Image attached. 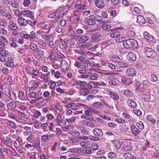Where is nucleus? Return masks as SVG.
<instances>
[{
	"label": "nucleus",
	"instance_id": "nucleus-41",
	"mask_svg": "<svg viewBox=\"0 0 159 159\" xmlns=\"http://www.w3.org/2000/svg\"><path fill=\"white\" fill-rule=\"evenodd\" d=\"M40 144V143L39 142L37 141L34 143L33 144V147L37 148V150L39 152H40L41 150Z\"/></svg>",
	"mask_w": 159,
	"mask_h": 159
},
{
	"label": "nucleus",
	"instance_id": "nucleus-37",
	"mask_svg": "<svg viewBox=\"0 0 159 159\" xmlns=\"http://www.w3.org/2000/svg\"><path fill=\"white\" fill-rule=\"evenodd\" d=\"M36 42L39 45L43 47H46V43H44V41L42 39L38 38L37 39Z\"/></svg>",
	"mask_w": 159,
	"mask_h": 159
},
{
	"label": "nucleus",
	"instance_id": "nucleus-63",
	"mask_svg": "<svg viewBox=\"0 0 159 159\" xmlns=\"http://www.w3.org/2000/svg\"><path fill=\"white\" fill-rule=\"evenodd\" d=\"M23 4L24 6L28 7L31 4V2L30 0H24L23 1Z\"/></svg>",
	"mask_w": 159,
	"mask_h": 159
},
{
	"label": "nucleus",
	"instance_id": "nucleus-9",
	"mask_svg": "<svg viewBox=\"0 0 159 159\" xmlns=\"http://www.w3.org/2000/svg\"><path fill=\"white\" fill-rule=\"evenodd\" d=\"M75 66L79 68L85 69L87 68L89 66V64L88 63H85L83 62H80L78 61H76Z\"/></svg>",
	"mask_w": 159,
	"mask_h": 159
},
{
	"label": "nucleus",
	"instance_id": "nucleus-14",
	"mask_svg": "<svg viewBox=\"0 0 159 159\" xmlns=\"http://www.w3.org/2000/svg\"><path fill=\"white\" fill-rule=\"evenodd\" d=\"M6 90L7 92V94H6L5 95H3L2 98L3 100L5 102H8L12 100L11 97V94L10 90L8 89H7Z\"/></svg>",
	"mask_w": 159,
	"mask_h": 159
},
{
	"label": "nucleus",
	"instance_id": "nucleus-59",
	"mask_svg": "<svg viewBox=\"0 0 159 159\" xmlns=\"http://www.w3.org/2000/svg\"><path fill=\"white\" fill-rule=\"evenodd\" d=\"M93 19L94 21L96 20L99 22L102 19V18L101 16L99 15H95L93 16Z\"/></svg>",
	"mask_w": 159,
	"mask_h": 159
},
{
	"label": "nucleus",
	"instance_id": "nucleus-13",
	"mask_svg": "<svg viewBox=\"0 0 159 159\" xmlns=\"http://www.w3.org/2000/svg\"><path fill=\"white\" fill-rule=\"evenodd\" d=\"M22 143V139L21 138L20 136L18 137L16 139V141L13 143V145L15 148L17 150L21 147Z\"/></svg>",
	"mask_w": 159,
	"mask_h": 159
},
{
	"label": "nucleus",
	"instance_id": "nucleus-18",
	"mask_svg": "<svg viewBox=\"0 0 159 159\" xmlns=\"http://www.w3.org/2000/svg\"><path fill=\"white\" fill-rule=\"evenodd\" d=\"M121 81L125 85L127 86L133 83V81L131 79L125 77H122Z\"/></svg>",
	"mask_w": 159,
	"mask_h": 159
},
{
	"label": "nucleus",
	"instance_id": "nucleus-26",
	"mask_svg": "<svg viewBox=\"0 0 159 159\" xmlns=\"http://www.w3.org/2000/svg\"><path fill=\"white\" fill-rule=\"evenodd\" d=\"M77 58L78 60L81 62L86 63H88L89 64L86 55L85 54V53L83 54L81 56H78L77 57Z\"/></svg>",
	"mask_w": 159,
	"mask_h": 159
},
{
	"label": "nucleus",
	"instance_id": "nucleus-51",
	"mask_svg": "<svg viewBox=\"0 0 159 159\" xmlns=\"http://www.w3.org/2000/svg\"><path fill=\"white\" fill-rule=\"evenodd\" d=\"M147 120L152 124H154L156 120L153 118V116L151 115H148L147 117Z\"/></svg>",
	"mask_w": 159,
	"mask_h": 159
},
{
	"label": "nucleus",
	"instance_id": "nucleus-58",
	"mask_svg": "<svg viewBox=\"0 0 159 159\" xmlns=\"http://www.w3.org/2000/svg\"><path fill=\"white\" fill-rule=\"evenodd\" d=\"M56 121L58 124H60L62 122V118L61 115L58 113L57 114V117L56 118ZM58 125H59L58 124Z\"/></svg>",
	"mask_w": 159,
	"mask_h": 159
},
{
	"label": "nucleus",
	"instance_id": "nucleus-3",
	"mask_svg": "<svg viewBox=\"0 0 159 159\" xmlns=\"http://www.w3.org/2000/svg\"><path fill=\"white\" fill-rule=\"evenodd\" d=\"M144 52L146 56L151 58H154L157 55L156 53L153 49L148 47L144 48Z\"/></svg>",
	"mask_w": 159,
	"mask_h": 159
},
{
	"label": "nucleus",
	"instance_id": "nucleus-8",
	"mask_svg": "<svg viewBox=\"0 0 159 159\" xmlns=\"http://www.w3.org/2000/svg\"><path fill=\"white\" fill-rule=\"evenodd\" d=\"M63 16H60V12L58 10L56 11L52 12L49 14L48 15V17L51 18H54L55 20H58L59 18H61Z\"/></svg>",
	"mask_w": 159,
	"mask_h": 159
},
{
	"label": "nucleus",
	"instance_id": "nucleus-60",
	"mask_svg": "<svg viewBox=\"0 0 159 159\" xmlns=\"http://www.w3.org/2000/svg\"><path fill=\"white\" fill-rule=\"evenodd\" d=\"M57 20H56L54 21H51L50 24H49V25L50 26L51 29L55 26L56 27L58 25L57 23Z\"/></svg>",
	"mask_w": 159,
	"mask_h": 159
},
{
	"label": "nucleus",
	"instance_id": "nucleus-50",
	"mask_svg": "<svg viewBox=\"0 0 159 159\" xmlns=\"http://www.w3.org/2000/svg\"><path fill=\"white\" fill-rule=\"evenodd\" d=\"M30 48L34 52H35L37 49H39L38 48L37 45L34 43L31 44L30 46Z\"/></svg>",
	"mask_w": 159,
	"mask_h": 159
},
{
	"label": "nucleus",
	"instance_id": "nucleus-7",
	"mask_svg": "<svg viewBox=\"0 0 159 159\" xmlns=\"http://www.w3.org/2000/svg\"><path fill=\"white\" fill-rule=\"evenodd\" d=\"M8 55V52L5 50H0V61L4 62L6 58Z\"/></svg>",
	"mask_w": 159,
	"mask_h": 159
},
{
	"label": "nucleus",
	"instance_id": "nucleus-31",
	"mask_svg": "<svg viewBox=\"0 0 159 159\" xmlns=\"http://www.w3.org/2000/svg\"><path fill=\"white\" fill-rule=\"evenodd\" d=\"M30 41L31 42H34V39L38 37V35L33 30L31 31L30 33Z\"/></svg>",
	"mask_w": 159,
	"mask_h": 159
},
{
	"label": "nucleus",
	"instance_id": "nucleus-33",
	"mask_svg": "<svg viewBox=\"0 0 159 159\" xmlns=\"http://www.w3.org/2000/svg\"><path fill=\"white\" fill-rule=\"evenodd\" d=\"M8 27L11 30H17L18 29L16 24L11 22H9Z\"/></svg>",
	"mask_w": 159,
	"mask_h": 159
},
{
	"label": "nucleus",
	"instance_id": "nucleus-19",
	"mask_svg": "<svg viewBox=\"0 0 159 159\" xmlns=\"http://www.w3.org/2000/svg\"><path fill=\"white\" fill-rule=\"evenodd\" d=\"M84 23L87 24L92 25L96 24V22L93 19V16H90L89 18L85 19L84 20Z\"/></svg>",
	"mask_w": 159,
	"mask_h": 159
},
{
	"label": "nucleus",
	"instance_id": "nucleus-4",
	"mask_svg": "<svg viewBox=\"0 0 159 159\" xmlns=\"http://www.w3.org/2000/svg\"><path fill=\"white\" fill-rule=\"evenodd\" d=\"M76 84L80 85L83 89L88 90L92 88V85L89 83H88L85 81L80 80L77 81L76 82Z\"/></svg>",
	"mask_w": 159,
	"mask_h": 159
},
{
	"label": "nucleus",
	"instance_id": "nucleus-24",
	"mask_svg": "<svg viewBox=\"0 0 159 159\" xmlns=\"http://www.w3.org/2000/svg\"><path fill=\"white\" fill-rule=\"evenodd\" d=\"M109 94L110 96V98L115 101H118L119 99V95L116 93L111 91L109 93Z\"/></svg>",
	"mask_w": 159,
	"mask_h": 159
},
{
	"label": "nucleus",
	"instance_id": "nucleus-6",
	"mask_svg": "<svg viewBox=\"0 0 159 159\" xmlns=\"http://www.w3.org/2000/svg\"><path fill=\"white\" fill-rule=\"evenodd\" d=\"M132 149V143L130 142L123 141L122 150L123 152L129 151Z\"/></svg>",
	"mask_w": 159,
	"mask_h": 159
},
{
	"label": "nucleus",
	"instance_id": "nucleus-46",
	"mask_svg": "<svg viewBox=\"0 0 159 159\" xmlns=\"http://www.w3.org/2000/svg\"><path fill=\"white\" fill-rule=\"evenodd\" d=\"M24 95L25 94L23 92L21 91H20L19 92L18 97L19 98L22 100H25L26 99V98L25 97Z\"/></svg>",
	"mask_w": 159,
	"mask_h": 159
},
{
	"label": "nucleus",
	"instance_id": "nucleus-30",
	"mask_svg": "<svg viewBox=\"0 0 159 159\" xmlns=\"http://www.w3.org/2000/svg\"><path fill=\"white\" fill-rule=\"evenodd\" d=\"M127 59L129 61H134L136 59V56L132 52H129L127 55Z\"/></svg>",
	"mask_w": 159,
	"mask_h": 159
},
{
	"label": "nucleus",
	"instance_id": "nucleus-25",
	"mask_svg": "<svg viewBox=\"0 0 159 159\" xmlns=\"http://www.w3.org/2000/svg\"><path fill=\"white\" fill-rule=\"evenodd\" d=\"M77 39L80 42H84L87 41L89 39L88 34L83 35L81 36L77 37Z\"/></svg>",
	"mask_w": 159,
	"mask_h": 159
},
{
	"label": "nucleus",
	"instance_id": "nucleus-35",
	"mask_svg": "<svg viewBox=\"0 0 159 159\" xmlns=\"http://www.w3.org/2000/svg\"><path fill=\"white\" fill-rule=\"evenodd\" d=\"M18 22L20 25L25 26L27 25L26 20L22 17L18 18Z\"/></svg>",
	"mask_w": 159,
	"mask_h": 159
},
{
	"label": "nucleus",
	"instance_id": "nucleus-64",
	"mask_svg": "<svg viewBox=\"0 0 159 159\" xmlns=\"http://www.w3.org/2000/svg\"><path fill=\"white\" fill-rule=\"evenodd\" d=\"M134 113L138 116H141L142 115V113L141 111L138 109H134L133 110Z\"/></svg>",
	"mask_w": 159,
	"mask_h": 159
},
{
	"label": "nucleus",
	"instance_id": "nucleus-11",
	"mask_svg": "<svg viewBox=\"0 0 159 159\" xmlns=\"http://www.w3.org/2000/svg\"><path fill=\"white\" fill-rule=\"evenodd\" d=\"M110 30L112 32L110 34V37L112 38H116V40L117 41V38L118 39L120 35V32L118 31V30L117 29H111Z\"/></svg>",
	"mask_w": 159,
	"mask_h": 159
},
{
	"label": "nucleus",
	"instance_id": "nucleus-34",
	"mask_svg": "<svg viewBox=\"0 0 159 159\" xmlns=\"http://www.w3.org/2000/svg\"><path fill=\"white\" fill-rule=\"evenodd\" d=\"M29 84L31 85L30 87V90H31L32 89H35L37 88L38 86V84L36 83L35 80H32L29 82Z\"/></svg>",
	"mask_w": 159,
	"mask_h": 159
},
{
	"label": "nucleus",
	"instance_id": "nucleus-39",
	"mask_svg": "<svg viewBox=\"0 0 159 159\" xmlns=\"http://www.w3.org/2000/svg\"><path fill=\"white\" fill-rule=\"evenodd\" d=\"M90 144V142L86 140L82 141L80 143V145L83 148H87V145H89Z\"/></svg>",
	"mask_w": 159,
	"mask_h": 159
},
{
	"label": "nucleus",
	"instance_id": "nucleus-43",
	"mask_svg": "<svg viewBox=\"0 0 159 159\" xmlns=\"http://www.w3.org/2000/svg\"><path fill=\"white\" fill-rule=\"evenodd\" d=\"M28 96L30 98H35L37 97V93L34 91H30L28 93Z\"/></svg>",
	"mask_w": 159,
	"mask_h": 159
},
{
	"label": "nucleus",
	"instance_id": "nucleus-32",
	"mask_svg": "<svg viewBox=\"0 0 159 159\" xmlns=\"http://www.w3.org/2000/svg\"><path fill=\"white\" fill-rule=\"evenodd\" d=\"M131 131L132 133L135 136H136L140 133V130L135 126H132L131 127Z\"/></svg>",
	"mask_w": 159,
	"mask_h": 159
},
{
	"label": "nucleus",
	"instance_id": "nucleus-42",
	"mask_svg": "<svg viewBox=\"0 0 159 159\" xmlns=\"http://www.w3.org/2000/svg\"><path fill=\"white\" fill-rule=\"evenodd\" d=\"M111 60L114 62H116L117 63L121 60V59L119 57L115 55L111 57Z\"/></svg>",
	"mask_w": 159,
	"mask_h": 159
},
{
	"label": "nucleus",
	"instance_id": "nucleus-45",
	"mask_svg": "<svg viewBox=\"0 0 159 159\" xmlns=\"http://www.w3.org/2000/svg\"><path fill=\"white\" fill-rule=\"evenodd\" d=\"M8 107H9L11 109H13L16 108V104L15 102L12 101L10 102L7 105Z\"/></svg>",
	"mask_w": 159,
	"mask_h": 159
},
{
	"label": "nucleus",
	"instance_id": "nucleus-28",
	"mask_svg": "<svg viewBox=\"0 0 159 159\" xmlns=\"http://www.w3.org/2000/svg\"><path fill=\"white\" fill-rule=\"evenodd\" d=\"M57 48H54L52 49L50 52V55L48 56L49 58H52L54 60V58L56 57L55 53L57 54Z\"/></svg>",
	"mask_w": 159,
	"mask_h": 159
},
{
	"label": "nucleus",
	"instance_id": "nucleus-40",
	"mask_svg": "<svg viewBox=\"0 0 159 159\" xmlns=\"http://www.w3.org/2000/svg\"><path fill=\"white\" fill-rule=\"evenodd\" d=\"M116 66L118 67L119 68H120L127 67L128 65L125 63L121 62L120 61L117 63Z\"/></svg>",
	"mask_w": 159,
	"mask_h": 159
},
{
	"label": "nucleus",
	"instance_id": "nucleus-55",
	"mask_svg": "<svg viewBox=\"0 0 159 159\" xmlns=\"http://www.w3.org/2000/svg\"><path fill=\"white\" fill-rule=\"evenodd\" d=\"M33 71L31 73V75H33V76L32 77L33 78H34L35 77L34 76H37L39 75V71L37 70H35L33 68Z\"/></svg>",
	"mask_w": 159,
	"mask_h": 159
},
{
	"label": "nucleus",
	"instance_id": "nucleus-5",
	"mask_svg": "<svg viewBox=\"0 0 159 159\" xmlns=\"http://www.w3.org/2000/svg\"><path fill=\"white\" fill-rule=\"evenodd\" d=\"M44 51L40 49H38L34 54L35 58L39 60H43L44 58Z\"/></svg>",
	"mask_w": 159,
	"mask_h": 159
},
{
	"label": "nucleus",
	"instance_id": "nucleus-62",
	"mask_svg": "<svg viewBox=\"0 0 159 159\" xmlns=\"http://www.w3.org/2000/svg\"><path fill=\"white\" fill-rule=\"evenodd\" d=\"M47 33L45 34H42V37L43 39L48 41L50 40L51 38V35L47 34Z\"/></svg>",
	"mask_w": 159,
	"mask_h": 159
},
{
	"label": "nucleus",
	"instance_id": "nucleus-2",
	"mask_svg": "<svg viewBox=\"0 0 159 159\" xmlns=\"http://www.w3.org/2000/svg\"><path fill=\"white\" fill-rule=\"evenodd\" d=\"M85 109H87L84 111V113L85 114L82 115L81 116V117L82 119H85L89 121L93 120L94 118L93 116L92 113H91L90 111L89 110L88 107L85 108Z\"/></svg>",
	"mask_w": 159,
	"mask_h": 159
},
{
	"label": "nucleus",
	"instance_id": "nucleus-53",
	"mask_svg": "<svg viewBox=\"0 0 159 159\" xmlns=\"http://www.w3.org/2000/svg\"><path fill=\"white\" fill-rule=\"evenodd\" d=\"M136 126L140 129H143L144 128L143 124L141 121L137 122L136 124Z\"/></svg>",
	"mask_w": 159,
	"mask_h": 159
},
{
	"label": "nucleus",
	"instance_id": "nucleus-15",
	"mask_svg": "<svg viewBox=\"0 0 159 159\" xmlns=\"http://www.w3.org/2000/svg\"><path fill=\"white\" fill-rule=\"evenodd\" d=\"M125 73L128 76L133 77L136 75V72L133 68H128L126 70Z\"/></svg>",
	"mask_w": 159,
	"mask_h": 159
},
{
	"label": "nucleus",
	"instance_id": "nucleus-38",
	"mask_svg": "<svg viewBox=\"0 0 159 159\" xmlns=\"http://www.w3.org/2000/svg\"><path fill=\"white\" fill-rule=\"evenodd\" d=\"M0 43L6 45L7 44L8 42L6 38L3 36H0Z\"/></svg>",
	"mask_w": 159,
	"mask_h": 159
},
{
	"label": "nucleus",
	"instance_id": "nucleus-52",
	"mask_svg": "<svg viewBox=\"0 0 159 159\" xmlns=\"http://www.w3.org/2000/svg\"><path fill=\"white\" fill-rule=\"evenodd\" d=\"M128 35L130 37H132L135 35V32L132 29L128 30L127 33Z\"/></svg>",
	"mask_w": 159,
	"mask_h": 159
},
{
	"label": "nucleus",
	"instance_id": "nucleus-49",
	"mask_svg": "<svg viewBox=\"0 0 159 159\" xmlns=\"http://www.w3.org/2000/svg\"><path fill=\"white\" fill-rule=\"evenodd\" d=\"M41 27L44 29L48 30L47 32V33H49L51 30L50 26L49 25V24L45 25L44 24H42L41 25Z\"/></svg>",
	"mask_w": 159,
	"mask_h": 159
},
{
	"label": "nucleus",
	"instance_id": "nucleus-61",
	"mask_svg": "<svg viewBox=\"0 0 159 159\" xmlns=\"http://www.w3.org/2000/svg\"><path fill=\"white\" fill-rule=\"evenodd\" d=\"M150 80L152 81L156 82L157 80V78L156 75L152 74L151 75Z\"/></svg>",
	"mask_w": 159,
	"mask_h": 159
},
{
	"label": "nucleus",
	"instance_id": "nucleus-1",
	"mask_svg": "<svg viewBox=\"0 0 159 159\" xmlns=\"http://www.w3.org/2000/svg\"><path fill=\"white\" fill-rule=\"evenodd\" d=\"M123 45L126 48H134L138 47L137 41L134 39H129L124 41L123 43Z\"/></svg>",
	"mask_w": 159,
	"mask_h": 159
},
{
	"label": "nucleus",
	"instance_id": "nucleus-23",
	"mask_svg": "<svg viewBox=\"0 0 159 159\" xmlns=\"http://www.w3.org/2000/svg\"><path fill=\"white\" fill-rule=\"evenodd\" d=\"M100 34L99 33H96L93 35L92 37V40L93 41L96 43L99 42L100 41Z\"/></svg>",
	"mask_w": 159,
	"mask_h": 159
},
{
	"label": "nucleus",
	"instance_id": "nucleus-47",
	"mask_svg": "<svg viewBox=\"0 0 159 159\" xmlns=\"http://www.w3.org/2000/svg\"><path fill=\"white\" fill-rule=\"evenodd\" d=\"M88 108L91 113H93L96 115H98L99 114V111L97 110V109H95L93 107H88Z\"/></svg>",
	"mask_w": 159,
	"mask_h": 159
},
{
	"label": "nucleus",
	"instance_id": "nucleus-56",
	"mask_svg": "<svg viewBox=\"0 0 159 159\" xmlns=\"http://www.w3.org/2000/svg\"><path fill=\"white\" fill-rule=\"evenodd\" d=\"M33 68H31L29 66H26L25 67V70L26 73L28 74L31 75L33 71Z\"/></svg>",
	"mask_w": 159,
	"mask_h": 159
},
{
	"label": "nucleus",
	"instance_id": "nucleus-54",
	"mask_svg": "<svg viewBox=\"0 0 159 159\" xmlns=\"http://www.w3.org/2000/svg\"><path fill=\"white\" fill-rule=\"evenodd\" d=\"M125 95L128 97H130L132 96V93L131 91L129 90H125L124 91Z\"/></svg>",
	"mask_w": 159,
	"mask_h": 159
},
{
	"label": "nucleus",
	"instance_id": "nucleus-22",
	"mask_svg": "<svg viewBox=\"0 0 159 159\" xmlns=\"http://www.w3.org/2000/svg\"><path fill=\"white\" fill-rule=\"evenodd\" d=\"M4 65L7 67H11L14 65L13 59L11 58H8L7 61L4 63Z\"/></svg>",
	"mask_w": 159,
	"mask_h": 159
},
{
	"label": "nucleus",
	"instance_id": "nucleus-20",
	"mask_svg": "<svg viewBox=\"0 0 159 159\" xmlns=\"http://www.w3.org/2000/svg\"><path fill=\"white\" fill-rule=\"evenodd\" d=\"M127 104L130 108H135L137 107V105L135 102L131 99H128L127 101Z\"/></svg>",
	"mask_w": 159,
	"mask_h": 159
},
{
	"label": "nucleus",
	"instance_id": "nucleus-10",
	"mask_svg": "<svg viewBox=\"0 0 159 159\" xmlns=\"http://www.w3.org/2000/svg\"><path fill=\"white\" fill-rule=\"evenodd\" d=\"M21 14L24 16L30 18L32 19H34V17L33 16L34 13L32 11L30 10H23L21 12Z\"/></svg>",
	"mask_w": 159,
	"mask_h": 159
},
{
	"label": "nucleus",
	"instance_id": "nucleus-27",
	"mask_svg": "<svg viewBox=\"0 0 159 159\" xmlns=\"http://www.w3.org/2000/svg\"><path fill=\"white\" fill-rule=\"evenodd\" d=\"M95 4L98 8H102L105 6V4L103 0H95Z\"/></svg>",
	"mask_w": 159,
	"mask_h": 159
},
{
	"label": "nucleus",
	"instance_id": "nucleus-29",
	"mask_svg": "<svg viewBox=\"0 0 159 159\" xmlns=\"http://www.w3.org/2000/svg\"><path fill=\"white\" fill-rule=\"evenodd\" d=\"M93 132L95 136L97 137L98 136L101 137L103 135L102 130L96 128L93 130Z\"/></svg>",
	"mask_w": 159,
	"mask_h": 159
},
{
	"label": "nucleus",
	"instance_id": "nucleus-12",
	"mask_svg": "<svg viewBox=\"0 0 159 159\" xmlns=\"http://www.w3.org/2000/svg\"><path fill=\"white\" fill-rule=\"evenodd\" d=\"M57 42L60 48L63 50H65L66 48L67 43L66 41L60 38L57 40Z\"/></svg>",
	"mask_w": 159,
	"mask_h": 159
},
{
	"label": "nucleus",
	"instance_id": "nucleus-44",
	"mask_svg": "<svg viewBox=\"0 0 159 159\" xmlns=\"http://www.w3.org/2000/svg\"><path fill=\"white\" fill-rule=\"evenodd\" d=\"M76 120L75 116H72L69 119H66V121H67L68 123L72 124L75 122Z\"/></svg>",
	"mask_w": 159,
	"mask_h": 159
},
{
	"label": "nucleus",
	"instance_id": "nucleus-48",
	"mask_svg": "<svg viewBox=\"0 0 159 159\" xmlns=\"http://www.w3.org/2000/svg\"><path fill=\"white\" fill-rule=\"evenodd\" d=\"M89 93V91L88 90H84L83 89L80 92V96H86Z\"/></svg>",
	"mask_w": 159,
	"mask_h": 159
},
{
	"label": "nucleus",
	"instance_id": "nucleus-21",
	"mask_svg": "<svg viewBox=\"0 0 159 159\" xmlns=\"http://www.w3.org/2000/svg\"><path fill=\"white\" fill-rule=\"evenodd\" d=\"M79 73L81 75L79 76V77L81 78H86L89 76V75L87 74V70L85 69H81L78 71Z\"/></svg>",
	"mask_w": 159,
	"mask_h": 159
},
{
	"label": "nucleus",
	"instance_id": "nucleus-36",
	"mask_svg": "<svg viewBox=\"0 0 159 159\" xmlns=\"http://www.w3.org/2000/svg\"><path fill=\"white\" fill-rule=\"evenodd\" d=\"M92 107L95 109H97L103 107V105L100 102H96L92 104Z\"/></svg>",
	"mask_w": 159,
	"mask_h": 159
},
{
	"label": "nucleus",
	"instance_id": "nucleus-17",
	"mask_svg": "<svg viewBox=\"0 0 159 159\" xmlns=\"http://www.w3.org/2000/svg\"><path fill=\"white\" fill-rule=\"evenodd\" d=\"M111 142L113 143L114 146L117 150H119L120 148H121V149H122L123 142L116 140H113L111 141Z\"/></svg>",
	"mask_w": 159,
	"mask_h": 159
},
{
	"label": "nucleus",
	"instance_id": "nucleus-57",
	"mask_svg": "<svg viewBox=\"0 0 159 159\" xmlns=\"http://www.w3.org/2000/svg\"><path fill=\"white\" fill-rule=\"evenodd\" d=\"M99 77V75L97 73H93L92 75H90L89 78L92 80H95Z\"/></svg>",
	"mask_w": 159,
	"mask_h": 159
},
{
	"label": "nucleus",
	"instance_id": "nucleus-16",
	"mask_svg": "<svg viewBox=\"0 0 159 159\" xmlns=\"http://www.w3.org/2000/svg\"><path fill=\"white\" fill-rule=\"evenodd\" d=\"M61 67L62 72L64 73H66L69 69V65L68 63L65 60H63L61 64Z\"/></svg>",
	"mask_w": 159,
	"mask_h": 159
}]
</instances>
